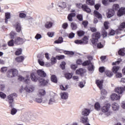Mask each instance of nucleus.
I'll list each match as a JSON object with an SVG mask.
<instances>
[{
  "label": "nucleus",
  "instance_id": "f257e3e1",
  "mask_svg": "<svg viewBox=\"0 0 125 125\" xmlns=\"http://www.w3.org/2000/svg\"><path fill=\"white\" fill-rule=\"evenodd\" d=\"M30 78L31 79V81L33 82H38L39 81L41 85L42 86H44V85H46L49 82V80L46 79V80L44 79H39L38 77L36 76L34 73H31Z\"/></svg>",
  "mask_w": 125,
  "mask_h": 125
},
{
  "label": "nucleus",
  "instance_id": "f03ea898",
  "mask_svg": "<svg viewBox=\"0 0 125 125\" xmlns=\"http://www.w3.org/2000/svg\"><path fill=\"white\" fill-rule=\"evenodd\" d=\"M101 38V33L99 32H96L92 34L91 42L92 44L96 45L98 42V39Z\"/></svg>",
  "mask_w": 125,
  "mask_h": 125
},
{
  "label": "nucleus",
  "instance_id": "7ed1b4c3",
  "mask_svg": "<svg viewBox=\"0 0 125 125\" xmlns=\"http://www.w3.org/2000/svg\"><path fill=\"white\" fill-rule=\"evenodd\" d=\"M17 96L18 95L16 93H12L7 96L10 108H12L13 107L14 104V98L17 97Z\"/></svg>",
  "mask_w": 125,
  "mask_h": 125
},
{
  "label": "nucleus",
  "instance_id": "20e7f679",
  "mask_svg": "<svg viewBox=\"0 0 125 125\" xmlns=\"http://www.w3.org/2000/svg\"><path fill=\"white\" fill-rule=\"evenodd\" d=\"M14 42L17 45H20V44L24 43V39L20 37H17L14 40Z\"/></svg>",
  "mask_w": 125,
  "mask_h": 125
},
{
  "label": "nucleus",
  "instance_id": "39448f33",
  "mask_svg": "<svg viewBox=\"0 0 125 125\" xmlns=\"http://www.w3.org/2000/svg\"><path fill=\"white\" fill-rule=\"evenodd\" d=\"M115 92L118 94H123L125 91V86L124 87H117L114 89Z\"/></svg>",
  "mask_w": 125,
  "mask_h": 125
},
{
  "label": "nucleus",
  "instance_id": "423d86ee",
  "mask_svg": "<svg viewBox=\"0 0 125 125\" xmlns=\"http://www.w3.org/2000/svg\"><path fill=\"white\" fill-rule=\"evenodd\" d=\"M110 108H111V104L109 103L106 104L104 106L102 107V112H103V113H107V112H109Z\"/></svg>",
  "mask_w": 125,
  "mask_h": 125
},
{
  "label": "nucleus",
  "instance_id": "0eeeda50",
  "mask_svg": "<svg viewBox=\"0 0 125 125\" xmlns=\"http://www.w3.org/2000/svg\"><path fill=\"white\" fill-rule=\"evenodd\" d=\"M115 15V11L113 9H108L106 13V16L107 18H111Z\"/></svg>",
  "mask_w": 125,
  "mask_h": 125
},
{
  "label": "nucleus",
  "instance_id": "6e6552de",
  "mask_svg": "<svg viewBox=\"0 0 125 125\" xmlns=\"http://www.w3.org/2000/svg\"><path fill=\"white\" fill-rule=\"evenodd\" d=\"M110 99L112 101H115V100H120L121 99V96L118 95L116 93H113L110 96Z\"/></svg>",
  "mask_w": 125,
  "mask_h": 125
},
{
  "label": "nucleus",
  "instance_id": "1a4fd4ad",
  "mask_svg": "<svg viewBox=\"0 0 125 125\" xmlns=\"http://www.w3.org/2000/svg\"><path fill=\"white\" fill-rule=\"evenodd\" d=\"M125 8L122 7L120 8L117 12V15L119 17H121V16H123V15H125Z\"/></svg>",
  "mask_w": 125,
  "mask_h": 125
},
{
  "label": "nucleus",
  "instance_id": "9d476101",
  "mask_svg": "<svg viewBox=\"0 0 125 125\" xmlns=\"http://www.w3.org/2000/svg\"><path fill=\"white\" fill-rule=\"evenodd\" d=\"M15 28H16V31L18 33H20L21 32V24L18 21L16 22V23L14 25Z\"/></svg>",
  "mask_w": 125,
  "mask_h": 125
},
{
  "label": "nucleus",
  "instance_id": "9b49d317",
  "mask_svg": "<svg viewBox=\"0 0 125 125\" xmlns=\"http://www.w3.org/2000/svg\"><path fill=\"white\" fill-rule=\"evenodd\" d=\"M37 73L39 77H42V78H45L46 77V73L41 69L37 70Z\"/></svg>",
  "mask_w": 125,
  "mask_h": 125
},
{
  "label": "nucleus",
  "instance_id": "f8f14e48",
  "mask_svg": "<svg viewBox=\"0 0 125 125\" xmlns=\"http://www.w3.org/2000/svg\"><path fill=\"white\" fill-rule=\"evenodd\" d=\"M96 84L100 89H102L103 87V80H96Z\"/></svg>",
  "mask_w": 125,
  "mask_h": 125
},
{
  "label": "nucleus",
  "instance_id": "ddd939ff",
  "mask_svg": "<svg viewBox=\"0 0 125 125\" xmlns=\"http://www.w3.org/2000/svg\"><path fill=\"white\" fill-rule=\"evenodd\" d=\"M83 116L84 117H87L89 114H90V109H88L87 108H84L82 113Z\"/></svg>",
  "mask_w": 125,
  "mask_h": 125
},
{
  "label": "nucleus",
  "instance_id": "4468645a",
  "mask_svg": "<svg viewBox=\"0 0 125 125\" xmlns=\"http://www.w3.org/2000/svg\"><path fill=\"white\" fill-rule=\"evenodd\" d=\"M82 10H83L84 12H86V13H90L91 12V9H90L89 7H88V6L85 4H84Z\"/></svg>",
  "mask_w": 125,
  "mask_h": 125
},
{
  "label": "nucleus",
  "instance_id": "2eb2a0df",
  "mask_svg": "<svg viewBox=\"0 0 125 125\" xmlns=\"http://www.w3.org/2000/svg\"><path fill=\"white\" fill-rule=\"evenodd\" d=\"M121 69V66L118 65H115L112 67V72L113 74H117L118 71Z\"/></svg>",
  "mask_w": 125,
  "mask_h": 125
},
{
  "label": "nucleus",
  "instance_id": "dca6fc26",
  "mask_svg": "<svg viewBox=\"0 0 125 125\" xmlns=\"http://www.w3.org/2000/svg\"><path fill=\"white\" fill-rule=\"evenodd\" d=\"M74 17H76V13H71L68 14L67 16V19L68 21H69L70 22H72V21H73V18Z\"/></svg>",
  "mask_w": 125,
  "mask_h": 125
},
{
  "label": "nucleus",
  "instance_id": "f3484780",
  "mask_svg": "<svg viewBox=\"0 0 125 125\" xmlns=\"http://www.w3.org/2000/svg\"><path fill=\"white\" fill-rule=\"evenodd\" d=\"M24 56H20L19 57H17L15 58V61L16 62H17L18 63H21V62H23L24 61Z\"/></svg>",
  "mask_w": 125,
  "mask_h": 125
},
{
  "label": "nucleus",
  "instance_id": "a211bd4d",
  "mask_svg": "<svg viewBox=\"0 0 125 125\" xmlns=\"http://www.w3.org/2000/svg\"><path fill=\"white\" fill-rule=\"evenodd\" d=\"M11 18V16L10 15V13L7 12L5 13V23L7 24L8 22V19Z\"/></svg>",
  "mask_w": 125,
  "mask_h": 125
},
{
  "label": "nucleus",
  "instance_id": "6ab92c4d",
  "mask_svg": "<svg viewBox=\"0 0 125 125\" xmlns=\"http://www.w3.org/2000/svg\"><path fill=\"white\" fill-rule=\"evenodd\" d=\"M35 90V87L32 85L29 86V87H25V90L27 91V92H33Z\"/></svg>",
  "mask_w": 125,
  "mask_h": 125
},
{
  "label": "nucleus",
  "instance_id": "aec40b11",
  "mask_svg": "<svg viewBox=\"0 0 125 125\" xmlns=\"http://www.w3.org/2000/svg\"><path fill=\"white\" fill-rule=\"evenodd\" d=\"M111 107L113 111H118L119 110V104L116 103L112 104Z\"/></svg>",
  "mask_w": 125,
  "mask_h": 125
},
{
  "label": "nucleus",
  "instance_id": "412c9836",
  "mask_svg": "<svg viewBox=\"0 0 125 125\" xmlns=\"http://www.w3.org/2000/svg\"><path fill=\"white\" fill-rule=\"evenodd\" d=\"M10 71L12 72L13 77H16L18 75V70L15 68L10 69Z\"/></svg>",
  "mask_w": 125,
  "mask_h": 125
},
{
  "label": "nucleus",
  "instance_id": "4be33fe9",
  "mask_svg": "<svg viewBox=\"0 0 125 125\" xmlns=\"http://www.w3.org/2000/svg\"><path fill=\"white\" fill-rule=\"evenodd\" d=\"M81 123L83 124H86V123H88V118L87 117H82L81 118Z\"/></svg>",
  "mask_w": 125,
  "mask_h": 125
},
{
  "label": "nucleus",
  "instance_id": "5701e85b",
  "mask_svg": "<svg viewBox=\"0 0 125 125\" xmlns=\"http://www.w3.org/2000/svg\"><path fill=\"white\" fill-rule=\"evenodd\" d=\"M94 14L98 19H102V15L99 13V12L96 10L94 11Z\"/></svg>",
  "mask_w": 125,
  "mask_h": 125
},
{
  "label": "nucleus",
  "instance_id": "b1692460",
  "mask_svg": "<svg viewBox=\"0 0 125 125\" xmlns=\"http://www.w3.org/2000/svg\"><path fill=\"white\" fill-rule=\"evenodd\" d=\"M51 82L54 83H57L58 81L57 80V77L55 75H53L51 76Z\"/></svg>",
  "mask_w": 125,
  "mask_h": 125
},
{
  "label": "nucleus",
  "instance_id": "393cba45",
  "mask_svg": "<svg viewBox=\"0 0 125 125\" xmlns=\"http://www.w3.org/2000/svg\"><path fill=\"white\" fill-rule=\"evenodd\" d=\"M52 25H53V23L51 22V21H47L45 24V28L46 29H50L51 27H52Z\"/></svg>",
  "mask_w": 125,
  "mask_h": 125
},
{
  "label": "nucleus",
  "instance_id": "a878e982",
  "mask_svg": "<svg viewBox=\"0 0 125 125\" xmlns=\"http://www.w3.org/2000/svg\"><path fill=\"white\" fill-rule=\"evenodd\" d=\"M95 1L94 0H86V4L91 6L94 5Z\"/></svg>",
  "mask_w": 125,
  "mask_h": 125
},
{
  "label": "nucleus",
  "instance_id": "bb28decb",
  "mask_svg": "<svg viewBox=\"0 0 125 125\" xmlns=\"http://www.w3.org/2000/svg\"><path fill=\"white\" fill-rule=\"evenodd\" d=\"M105 74L107 77H109V78H111V77H113V76L114 75V73L113 72V71H111V70H107L105 72Z\"/></svg>",
  "mask_w": 125,
  "mask_h": 125
},
{
  "label": "nucleus",
  "instance_id": "cd10ccee",
  "mask_svg": "<svg viewBox=\"0 0 125 125\" xmlns=\"http://www.w3.org/2000/svg\"><path fill=\"white\" fill-rule=\"evenodd\" d=\"M119 8H120V5H119V4H114L112 5V8L111 9L113 10L114 11H117Z\"/></svg>",
  "mask_w": 125,
  "mask_h": 125
},
{
  "label": "nucleus",
  "instance_id": "c85d7f7f",
  "mask_svg": "<svg viewBox=\"0 0 125 125\" xmlns=\"http://www.w3.org/2000/svg\"><path fill=\"white\" fill-rule=\"evenodd\" d=\"M76 74H78V75H80V76H83V68L77 69L76 71Z\"/></svg>",
  "mask_w": 125,
  "mask_h": 125
},
{
  "label": "nucleus",
  "instance_id": "c756f323",
  "mask_svg": "<svg viewBox=\"0 0 125 125\" xmlns=\"http://www.w3.org/2000/svg\"><path fill=\"white\" fill-rule=\"evenodd\" d=\"M62 99H67L68 98V93L63 92L61 94Z\"/></svg>",
  "mask_w": 125,
  "mask_h": 125
},
{
  "label": "nucleus",
  "instance_id": "7c9ffc66",
  "mask_svg": "<svg viewBox=\"0 0 125 125\" xmlns=\"http://www.w3.org/2000/svg\"><path fill=\"white\" fill-rule=\"evenodd\" d=\"M77 34L78 37H83V36H84L85 33L83 30H79L77 32Z\"/></svg>",
  "mask_w": 125,
  "mask_h": 125
},
{
  "label": "nucleus",
  "instance_id": "2f4dec72",
  "mask_svg": "<svg viewBox=\"0 0 125 125\" xmlns=\"http://www.w3.org/2000/svg\"><path fill=\"white\" fill-rule=\"evenodd\" d=\"M125 49H120L118 51V54H119V55H120V56H125Z\"/></svg>",
  "mask_w": 125,
  "mask_h": 125
},
{
  "label": "nucleus",
  "instance_id": "473e14b6",
  "mask_svg": "<svg viewBox=\"0 0 125 125\" xmlns=\"http://www.w3.org/2000/svg\"><path fill=\"white\" fill-rule=\"evenodd\" d=\"M90 64H91V61H90V60H87V61H85L84 62H83L82 63V65L85 66H88Z\"/></svg>",
  "mask_w": 125,
  "mask_h": 125
},
{
  "label": "nucleus",
  "instance_id": "72a5a7b5",
  "mask_svg": "<svg viewBox=\"0 0 125 125\" xmlns=\"http://www.w3.org/2000/svg\"><path fill=\"white\" fill-rule=\"evenodd\" d=\"M125 28V21L121 23L119 27L120 31H123V29Z\"/></svg>",
  "mask_w": 125,
  "mask_h": 125
},
{
  "label": "nucleus",
  "instance_id": "f704fd0d",
  "mask_svg": "<svg viewBox=\"0 0 125 125\" xmlns=\"http://www.w3.org/2000/svg\"><path fill=\"white\" fill-rule=\"evenodd\" d=\"M21 53H22V49L19 48L17 50V51L15 52V54L17 56H18L19 55H21Z\"/></svg>",
  "mask_w": 125,
  "mask_h": 125
},
{
  "label": "nucleus",
  "instance_id": "c9c22d12",
  "mask_svg": "<svg viewBox=\"0 0 125 125\" xmlns=\"http://www.w3.org/2000/svg\"><path fill=\"white\" fill-rule=\"evenodd\" d=\"M57 59L54 57H52V58H51V64H52L53 65L54 64H56V63H57Z\"/></svg>",
  "mask_w": 125,
  "mask_h": 125
},
{
  "label": "nucleus",
  "instance_id": "e433bc0d",
  "mask_svg": "<svg viewBox=\"0 0 125 125\" xmlns=\"http://www.w3.org/2000/svg\"><path fill=\"white\" fill-rule=\"evenodd\" d=\"M83 43L85 44L88 42V38L87 36H84L82 40Z\"/></svg>",
  "mask_w": 125,
  "mask_h": 125
},
{
  "label": "nucleus",
  "instance_id": "4c0bfd02",
  "mask_svg": "<svg viewBox=\"0 0 125 125\" xmlns=\"http://www.w3.org/2000/svg\"><path fill=\"white\" fill-rule=\"evenodd\" d=\"M63 42V38L62 37H59L58 40H56L54 42L55 43H62Z\"/></svg>",
  "mask_w": 125,
  "mask_h": 125
},
{
  "label": "nucleus",
  "instance_id": "58836bf2",
  "mask_svg": "<svg viewBox=\"0 0 125 125\" xmlns=\"http://www.w3.org/2000/svg\"><path fill=\"white\" fill-rule=\"evenodd\" d=\"M94 106L95 110H96L97 111H99V110H100L101 105L99 103H96Z\"/></svg>",
  "mask_w": 125,
  "mask_h": 125
},
{
  "label": "nucleus",
  "instance_id": "ea45409f",
  "mask_svg": "<svg viewBox=\"0 0 125 125\" xmlns=\"http://www.w3.org/2000/svg\"><path fill=\"white\" fill-rule=\"evenodd\" d=\"M100 90H101V95H104V96L107 95L108 92H107V90H106V89L102 88Z\"/></svg>",
  "mask_w": 125,
  "mask_h": 125
},
{
  "label": "nucleus",
  "instance_id": "a19ab883",
  "mask_svg": "<svg viewBox=\"0 0 125 125\" xmlns=\"http://www.w3.org/2000/svg\"><path fill=\"white\" fill-rule=\"evenodd\" d=\"M7 77L8 78H13L14 77L12 72L10 71V69H9L7 72Z\"/></svg>",
  "mask_w": 125,
  "mask_h": 125
},
{
  "label": "nucleus",
  "instance_id": "79ce46f5",
  "mask_svg": "<svg viewBox=\"0 0 125 125\" xmlns=\"http://www.w3.org/2000/svg\"><path fill=\"white\" fill-rule=\"evenodd\" d=\"M65 77L67 80H70V79H72V77H73V74L71 73H66L65 74Z\"/></svg>",
  "mask_w": 125,
  "mask_h": 125
},
{
  "label": "nucleus",
  "instance_id": "37998d69",
  "mask_svg": "<svg viewBox=\"0 0 125 125\" xmlns=\"http://www.w3.org/2000/svg\"><path fill=\"white\" fill-rule=\"evenodd\" d=\"M102 2L104 5L107 6V5H109L110 1H109V0H102Z\"/></svg>",
  "mask_w": 125,
  "mask_h": 125
},
{
  "label": "nucleus",
  "instance_id": "c03bdc74",
  "mask_svg": "<svg viewBox=\"0 0 125 125\" xmlns=\"http://www.w3.org/2000/svg\"><path fill=\"white\" fill-rule=\"evenodd\" d=\"M60 88L62 90H67L69 87V85H66L65 87H64L63 85H60Z\"/></svg>",
  "mask_w": 125,
  "mask_h": 125
},
{
  "label": "nucleus",
  "instance_id": "a18cd8bd",
  "mask_svg": "<svg viewBox=\"0 0 125 125\" xmlns=\"http://www.w3.org/2000/svg\"><path fill=\"white\" fill-rule=\"evenodd\" d=\"M88 71H94V66L92 64V63L90 64L89 66H88Z\"/></svg>",
  "mask_w": 125,
  "mask_h": 125
},
{
  "label": "nucleus",
  "instance_id": "49530a36",
  "mask_svg": "<svg viewBox=\"0 0 125 125\" xmlns=\"http://www.w3.org/2000/svg\"><path fill=\"white\" fill-rule=\"evenodd\" d=\"M8 45L9 46H13V45H14V40L12 39L9 41L8 42Z\"/></svg>",
  "mask_w": 125,
  "mask_h": 125
},
{
  "label": "nucleus",
  "instance_id": "de8ad7c7",
  "mask_svg": "<svg viewBox=\"0 0 125 125\" xmlns=\"http://www.w3.org/2000/svg\"><path fill=\"white\" fill-rule=\"evenodd\" d=\"M71 28L73 30H76L77 29V24L74 22L71 23Z\"/></svg>",
  "mask_w": 125,
  "mask_h": 125
},
{
  "label": "nucleus",
  "instance_id": "09e8293b",
  "mask_svg": "<svg viewBox=\"0 0 125 125\" xmlns=\"http://www.w3.org/2000/svg\"><path fill=\"white\" fill-rule=\"evenodd\" d=\"M39 94L41 96H43V95H45V91L43 89L39 90Z\"/></svg>",
  "mask_w": 125,
  "mask_h": 125
},
{
  "label": "nucleus",
  "instance_id": "8fccbe9b",
  "mask_svg": "<svg viewBox=\"0 0 125 125\" xmlns=\"http://www.w3.org/2000/svg\"><path fill=\"white\" fill-rule=\"evenodd\" d=\"M0 97L2 99H5L6 98V94L2 92H0Z\"/></svg>",
  "mask_w": 125,
  "mask_h": 125
},
{
  "label": "nucleus",
  "instance_id": "3c124183",
  "mask_svg": "<svg viewBox=\"0 0 125 125\" xmlns=\"http://www.w3.org/2000/svg\"><path fill=\"white\" fill-rule=\"evenodd\" d=\"M16 36V33L14 31H11L10 33V37L11 39H14V37Z\"/></svg>",
  "mask_w": 125,
  "mask_h": 125
},
{
  "label": "nucleus",
  "instance_id": "603ef678",
  "mask_svg": "<svg viewBox=\"0 0 125 125\" xmlns=\"http://www.w3.org/2000/svg\"><path fill=\"white\" fill-rule=\"evenodd\" d=\"M56 58L57 59V60H62V59H64V58H65V56L62 55L60 56H56Z\"/></svg>",
  "mask_w": 125,
  "mask_h": 125
},
{
  "label": "nucleus",
  "instance_id": "864d4df0",
  "mask_svg": "<svg viewBox=\"0 0 125 125\" xmlns=\"http://www.w3.org/2000/svg\"><path fill=\"white\" fill-rule=\"evenodd\" d=\"M109 23V21H104V26L105 30H108L109 29V26H108Z\"/></svg>",
  "mask_w": 125,
  "mask_h": 125
},
{
  "label": "nucleus",
  "instance_id": "5fc2aeb1",
  "mask_svg": "<svg viewBox=\"0 0 125 125\" xmlns=\"http://www.w3.org/2000/svg\"><path fill=\"white\" fill-rule=\"evenodd\" d=\"M102 35L103 38H106V37H107V36H108V33H107V32H106V30H105L104 29L103 30L102 32Z\"/></svg>",
  "mask_w": 125,
  "mask_h": 125
},
{
  "label": "nucleus",
  "instance_id": "6e6d98bb",
  "mask_svg": "<svg viewBox=\"0 0 125 125\" xmlns=\"http://www.w3.org/2000/svg\"><path fill=\"white\" fill-rule=\"evenodd\" d=\"M64 54L69 55H74L75 53L73 51H64Z\"/></svg>",
  "mask_w": 125,
  "mask_h": 125
},
{
  "label": "nucleus",
  "instance_id": "4d7b16f0",
  "mask_svg": "<svg viewBox=\"0 0 125 125\" xmlns=\"http://www.w3.org/2000/svg\"><path fill=\"white\" fill-rule=\"evenodd\" d=\"M17 113V109L16 108H13L11 110V115H15Z\"/></svg>",
  "mask_w": 125,
  "mask_h": 125
},
{
  "label": "nucleus",
  "instance_id": "13d9d810",
  "mask_svg": "<svg viewBox=\"0 0 125 125\" xmlns=\"http://www.w3.org/2000/svg\"><path fill=\"white\" fill-rule=\"evenodd\" d=\"M82 24L84 28H86L87 27V25H88V21H83Z\"/></svg>",
  "mask_w": 125,
  "mask_h": 125
},
{
  "label": "nucleus",
  "instance_id": "bf43d9fd",
  "mask_svg": "<svg viewBox=\"0 0 125 125\" xmlns=\"http://www.w3.org/2000/svg\"><path fill=\"white\" fill-rule=\"evenodd\" d=\"M74 42L77 44H83V41L81 40H76L74 41Z\"/></svg>",
  "mask_w": 125,
  "mask_h": 125
},
{
  "label": "nucleus",
  "instance_id": "052dcab7",
  "mask_svg": "<svg viewBox=\"0 0 125 125\" xmlns=\"http://www.w3.org/2000/svg\"><path fill=\"white\" fill-rule=\"evenodd\" d=\"M77 18L78 19L79 21H83V15L82 14H79L77 16Z\"/></svg>",
  "mask_w": 125,
  "mask_h": 125
},
{
  "label": "nucleus",
  "instance_id": "680f3d73",
  "mask_svg": "<svg viewBox=\"0 0 125 125\" xmlns=\"http://www.w3.org/2000/svg\"><path fill=\"white\" fill-rule=\"evenodd\" d=\"M115 34H116V31L113 30V29H111L110 31H109V33L108 34V35L109 36H114L115 35Z\"/></svg>",
  "mask_w": 125,
  "mask_h": 125
},
{
  "label": "nucleus",
  "instance_id": "e2e57ef3",
  "mask_svg": "<svg viewBox=\"0 0 125 125\" xmlns=\"http://www.w3.org/2000/svg\"><path fill=\"white\" fill-rule=\"evenodd\" d=\"M59 7H61L62 8H65L66 7V3L62 2L60 5H59Z\"/></svg>",
  "mask_w": 125,
  "mask_h": 125
},
{
  "label": "nucleus",
  "instance_id": "0e129e2a",
  "mask_svg": "<svg viewBox=\"0 0 125 125\" xmlns=\"http://www.w3.org/2000/svg\"><path fill=\"white\" fill-rule=\"evenodd\" d=\"M65 65H66V62H62V64L61 65V68L62 70H64L65 69Z\"/></svg>",
  "mask_w": 125,
  "mask_h": 125
},
{
  "label": "nucleus",
  "instance_id": "69168bd1",
  "mask_svg": "<svg viewBox=\"0 0 125 125\" xmlns=\"http://www.w3.org/2000/svg\"><path fill=\"white\" fill-rule=\"evenodd\" d=\"M6 71H7V67H2L0 69V72L1 73H5V72H6Z\"/></svg>",
  "mask_w": 125,
  "mask_h": 125
},
{
  "label": "nucleus",
  "instance_id": "338daca9",
  "mask_svg": "<svg viewBox=\"0 0 125 125\" xmlns=\"http://www.w3.org/2000/svg\"><path fill=\"white\" fill-rule=\"evenodd\" d=\"M99 71L100 73H104L105 71V67L101 66L99 68Z\"/></svg>",
  "mask_w": 125,
  "mask_h": 125
},
{
  "label": "nucleus",
  "instance_id": "774afa93",
  "mask_svg": "<svg viewBox=\"0 0 125 125\" xmlns=\"http://www.w3.org/2000/svg\"><path fill=\"white\" fill-rule=\"evenodd\" d=\"M19 17H20V18H25V17H26V15L24 13H20L19 14Z\"/></svg>",
  "mask_w": 125,
  "mask_h": 125
}]
</instances>
